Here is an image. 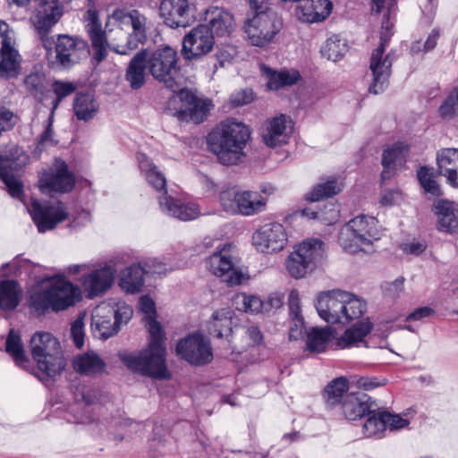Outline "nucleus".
I'll use <instances>...</instances> for the list:
<instances>
[{
  "instance_id": "49530a36",
  "label": "nucleus",
  "mask_w": 458,
  "mask_h": 458,
  "mask_svg": "<svg viewBox=\"0 0 458 458\" xmlns=\"http://www.w3.org/2000/svg\"><path fill=\"white\" fill-rule=\"evenodd\" d=\"M367 420L362 427V433L365 437H383L386 431V421L382 416V411H374L372 408L366 413Z\"/></svg>"
},
{
  "instance_id": "423d86ee",
  "label": "nucleus",
  "mask_w": 458,
  "mask_h": 458,
  "mask_svg": "<svg viewBox=\"0 0 458 458\" xmlns=\"http://www.w3.org/2000/svg\"><path fill=\"white\" fill-rule=\"evenodd\" d=\"M377 220L372 216H358L350 220L339 235L341 247L349 253L369 251L374 242L379 240Z\"/></svg>"
},
{
  "instance_id": "cd10ccee",
  "label": "nucleus",
  "mask_w": 458,
  "mask_h": 458,
  "mask_svg": "<svg viewBox=\"0 0 458 458\" xmlns=\"http://www.w3.org/2000/svg\"><path fill=\"white\" fill-rule=\"evenodd\" d=\"M409 152L408 146L403 142H396L384 150L382 154L383 180L390 178L394 171L402 167L406 163Z\"/></svg>"
},
{
  "instance_id": "7ed1b4c3",
  "label": "nucleus",
  "mask_w": 458,
  "mask_h": 458,
  "mask_svg": "<svg viewBox=\"0 0 458 458\" xmlns=\"http://www.w3.org/2000/svg\"><path fill=\"white\" fill-rule=\"evenodd\" d=\"M317 311L321 318L331 324H348L359 318L366 310V302L344 291L320 293L317 298Z\"/></svg>"
},
{
  "instance_id": "393cba45",
  "label": "nucleus",
  "mask_w": 458,
  "mask_h": 458,
  "mask_svg": "<svg viewBox=\"0 0 458 458\" xmlns=\"http://www.w3.org/2000/svg\"><path fill=\"white\" fill-rule=\"evenodd\" d=\"M204 21L209 30L217 37L229 36L234 30L233 15L227 10L218 6H209L204 13Z\"/></svg>"
},
{
  "instance_id": "9b49d317",
  "label": "nucleus",
  "mask_w": 458,
  "mask_h": 458,
  "mask_svg": "<svg viewBox=\"0 0 458 458\" xmlns=\"http://www.w3.org/2000/svg\"><path fill=\"white\" fill-rule=\"evenodd\" d=\"M34 10L30 17V23L47 50V55L52 48L48 47V35L59 22L64 13V4L60 0H34Z\"/></svg>"
},
{
  "instance_id": "f257e3e1",
  "label": "nucleus",
  "mask_w": 458,
  "mask_h": 458,
  "mask_svg": "<svg viewBox=\"0 0 458 458\" xmlns=\"http://www.w3.org/2000/svg\"><path fill=\"white\" fill-rule=\"evenodd\" d=\"M150 341L147 348L138 353L120 355L121 360L131 370L156 379L170 377L165 363V347L160 324L153 318H148Z\"/></svg>"
},
{
  "instance_id": "4d7b16f0",
  "label": "nucleus",
  "mask_w": 458,
  "mask_h": 458,
  "mask_svg": "<svg viewBox=\"0 0 458 458\" xmlns=\"http://www.w3.org/2000/svg\"><path fill=\"white\" fill-rule=\"evenodd\" d=\"M52 87H53V91L56 96L55 99L53 101L52 109H51L53 111V113H55V111L60 105L61 101L64 98L72 95L75 91L76 87L72 82L60 81H55L53 83Z\"/></svg>"
},
{
  "instance_id": "58836bf2",
  "label": "nucleus",
  "mask_w": 458,
  "mask_h": 458,
  "mask_svg": "<svg viewBox=\"0 0 458 458\" xmlns=\"http://www.w3.org/2000/svg\"><path fill=\"white\" fill-rule=\"evenodd\" d=\"M145 275L140 263L133 264L123 271L119 284L128 293H139L144 284Z\"/></svg>"
},
{
  "instance_id": "680f3d73",
  "label": "nucleus",
  "mask_w": 458,
  "mask_h": 458,
  "mask_svg": "<svg viewBox=\"0 0 458 458\" xmlns=\"http://www.w3.org/2000/svg\"><path fill=\"white\" fill-rule=\"evenodd\" d=\"M143 271L146 275H163L165 274L167 268L166 265L158 261L154 258H148L140 262Z\"/></svg>"
},
{
  "instance_id": "69168bd1",
  "label": "nucleus",
  "mask_w": 458,
  "mask_h": 458,
  "mask_svg": "<svg viewBox=\"0 0 458 458\" xmlns=\"http://www.w3.org/2000/svg\"><path fill=\"white\" fill-rule=\"evenodd\" d=\"M237 54L238 51L234 46L228 45L220 47L216 54L219 67H224L226 64L231 63Z\"/></svg>"
},
{
  "instance_id": "de8ad7c7",
  "label": "nucleus",
  "mask_w": 458,
  "mask_h": 458,
  "mask_svg": "<svg viewBox=\"0 0 458 458\" xmlns=\"http://www.w3.org/2000/svg\"><path fill=\"white\" fill-rule=\"evenodd\" d=\"M348 51V45L345 39L339 35H333L327 39L321 47L320 54L327 60L334 62L341 59Z\"/></svg>"
},
{
  "instance_id": "4be33fe9",
  "label": "nucleus",
  "mask_w": 458,
  "mask_h": 458,
  "mask_svg": "<svg viewBox=\"0 0 458 458\" xmlns=\"http://www.w3.org/2000/svg\"><path fill=\"white\" fill-rule=\"evenodd\" d=\"M33 222L39 233H45L66 219L67 214L62 205H51L33 199L30 209Z\"/></svg>"
},
{
  "instance_id": "603ef678",
  "label": "nucleus",
  "mask_w": 458,
  "mask_h": 458,
  "mask_svg": "<svg viewBox=\"0 0 458 458\" xmlns=\"http://www.w3.org/2000/svg\"><path fill=\"white\" fill-rule=\"evenodd\" d=\"M233 304L238 310L251 313L261 311L263 307V302L259 297L242 293H236L233 296Z\"/></svg>"
},
{
  "instance_id": "e433bc0d",
  "label": "nucleus",
  "mask_w": 458,
  "mask_h": 458,
  "mask_svg": "<svg viewBox=\"0 0 458 458\" xmlns=\"http://www.w3.org/2000/svg\"><path fill=\"white\" fill-rule=\"evenodd\" d=\"M137 159L140 171L148 182L157 191L166 193V180L165 175L157 169L145 154H138Z\"/></svg>"
},
{
  "instance_id": "338daca9",
  "label": "nucleus",
  "mask_w": 458,
  "mask_h": 458,
  "mask_svg": "<svg viewBox=\"0 0 458 458\" xmlns=\"http://www.w3.org/2000/svg\"><path fill=\"white\" fill-rule=\"evenodd\" d=\"M440 36V32H439V30L438 29H434L432 30L431 33L428 35L427 40L425 41L424 45H423V49H421L420 47V42H415L412 46H411V52L413 54H417L420 51H423V52H428L432 49H434L437 46V39Z\"/></svg>"
},
{
  "instance_id": "20e7f679",
  "label": "nucleus",
  "mask_w": 458,
  "mask_h": 458,
  "mask_svg": "<svg viewBox=\"0 0 458 458\" xmlns=\"http://www.w3.org/2000/svg\"><path fill=\"white\" fill-rule=\"evenodd\" d=\"M81 300V290L64 276H55L46 287L34 291L30 297V305L36 311L44 313L47 310L61 311L75 305Z\"/></svg>"
},
{
  "instance_id": "412c9836",
  "label": "nucleus",
  "mask_w": 458,
  "mask_h": 458,
  "mask_svg": "<svg viewBox=\"0 0 458 458\" xmlns=\"http://www.w3.org/2000/svg\"><path fill=\"white\" fill-rule=\"evenodd\" d=\"M230 249L228 245L214 252L208 259V268L227 284L236 285L242 283L243 274L235 267Z\"/></svg>"
},
{
  "instance_id": "72a5a7b5",
  "label": "nucleus",
  "mask_w": 458,
  "mask_h": 458,
  "mask_svg": "<svg viewBox=\"0 0 458 458\" xmlns=\"http://www.w3.org/2000/svg\"><path fill=\"white\" fill-rule=\"evenodd\" d=\"M373 324L369 321H360L345 330L344 335L337 338L336 347L339 349L350 348L360 342L371 332Z\"/></svg>"
},
{
  "instance_id": "b1692460",
  "label": "nucleus",
  "mask_w": 458,
  "mask_h": 458,
  "mask_svg": "<svg viewBox=\"0 0 458 458\" xmlns=\"http://www.w3.org/2000/svg\"><path fill=\"white\" fill-rule=\"evenodd\" d=\"M190 10L188 0H162L159 6L165 24L173 29L188 25Z\"/></svg>"
},
{
  "instance_id": "c85d7f7f",
  "label": "nucleus",
  "mask_w": 458,
  "mask_h": 458,
  "mask_svg": "<svg viewBox=\"0 0 458 458\" xmlns=\"http://www.w3.org/2000/svg\"><path fill=\"white\" fill-rule=\"evenodd\" d=\"M114 270L111 267L96 269L84 277L82 284L89 293V297L93 298L105 293L113 284Z\"/></svg>"
},
{
  "instance_id": "6ab92c4d",
  "label": "nucleus",
  "mask_w": 458,
  "mask_h": 458,
  "mask_svg": "<svg viewBox=\"0 0 458 458\" xmlns=\"http://www.w3.org/2000/svg\"><path fill=\"white\" fill-rule=\"evenodd\" d=\"M315 264V239H306L294 247L286 260V269L294 278L312 272Z\"/></svg>"
},
{
  "instance_id": "a18cd8bd",
  "label": "nucleus",
  "mask_w": 458,
  "mask_h": 458,
  "mask_svg": "<svg viewBox=\"0 0 458 458\" xmlns=\"http://www.w3.org/2000/svg\"><path fill=\"white\" fill-rule=\"evenodd\" d=\"M315 202V189L310 190L304 198L300 201L298 208L292 213L288 214L284 222L289 224L295 223L299 218H305L308 220L315 218V208L313 203Z\"/></svg>"
},
{
  "instance_id": "4468645a",
  "label": "nucleus",
  "mask_w": 458,
  "mask_h": 458,
  "mask_svg": "<svg viewBox=\"0 0 458 458\" xmlns=\"http://www.w3.org/2000/svg\"><path fill=\"white\" fill-rule=\"evenodd\" d=\"M176 353L194 366H203L213 360L210 343L199 333H193L179 341Z\"/></svg>"
},
{
  "instance_id": "c9c22d12",
  "label": "nucleus",
  "mask_w": 458,
  "mask_h": 458,
  "mask_svg": "<svg viewBox=\"0 0 458 458\" xmlns=\"http://www.w3.org/2000/svg\"><path fill=\"white\" fill-rule=\"evenodd\" d=\"M237 215L250 216L265 209L266 201L257 192L237 190Z\"/></svg>"
},
{
  "instance_id": "1a4fd4ad",
  "label": "nucleus",
  "mask_w": 458,
  "mask_h": 458,
  "mask_svg": "<svg viewBox=\"0 0 458 458\" xmlns=\"http://www.w3.org/2000/svg\"><path fill=\"white\" fill-rule=\"evenodd\" d=\"M393 27L394 24L389 17L385 16L380 32V44L372 51L370 57L369 69L373 74V82L369 86V92L373 94H378L384 90L391 74L393 60L390 55L384 54L394 34Z\"/></svg>"
},
{
  "instance_id": "f704fd0d",
  "label": "nucleus",
  "mask_w": 458,
  "mask_h": 458,
  "mask_svg": "<svg viewBox=\"0 0 458 458\" xmlns=\"http://www.w3.org/2000/svg\"><path fill=\"white\" fill-rule=\"evenodd\" d=\"M234 313L230 308L216 310L208 322V332L211 335L222 338L232 331V319Z\"/></svg>"
},
{
  "instance_id": "dca6fc26",
  "label": "nucleus",
  "mask_w": 458,
  "mask_h": 458,
  "mask_svg": "<svg viewBox=\"0 0 458 458\" xmlns=\"http://www.w3.org/2000/svg\"><path fill=\"white\" fill-rule=\"evenodd\" d=\"M21 149L17 146L12 148L10 156L0 155V179L6 185L10 195L21 199L23 195V185L18 178L19 170L25 165L26 156L21 160Z\"/></svg>"
},
{
  "instance_id": "5fc2aeb1",
  "label": "nucleus",
  "mask_w": 458,
  "mask_h": 458,
  "mask_svg": "<svg viewBox=\"0 0 458 458\" xmlns=\"http://www.w3.org/2000/svg\"><path fill=\"white\" fill-rule=\"evenodd\" d=\"M237 189L228 187L219 192V202L224 211L237 215Z\"/></svg>"
},
{
  "instance_id": "c756f323",
  "label": "nucleus",
  "mask_w": 458,
  "mask_h": 458,
  "mask_svg": "<svg viewBox=\"0 0 458 458\" xmlns=\"http://www.w3.org/2000/svg\"><path fill=\"white\" fill-rule=\"evenodd\" d=\"M146 50H140L131 59L125 72V80L132 89H139L146 83L148 64Z\"/></svg>"
},
{
  "instance_id": "2f4dec72",
  "label": "nucleus",
  "mask_w": 458,
  "mask_h": 458,
  "mask_svg": "<svg viewBox=\"0 0 458 458\" xmlns=\"http://www.w3.org/2000/svg\"><path fill=\"white\" fill-rule=\"evenodd\" d=\"M438 230L453 234L458 230V215L454 202L440 200L436 206Z\"/></svg>"
},
{
  "instance_id": "3c124183",
  "label": "nucleus",
  "mask_w": 458,
  "mask_h": 458,
  "mask_svg": "<svg viewBox=\"0 0 458 458\" xmlns=\"http://www.w3.org/2000/svg\"><path fill=\"white\" fill-rule=\"evenodd\" d=\"M437 162L441 175L458 168V148H447L437 152Z\"/></svg>"
},
{
  "instance_id": "a878e982",
  "label": "nucleus",
  "mask_w": 458,
  "mask_h": 458,
  "mask_svg": "<svg viewBox=\"0 0 458 458\" xmlns=\"http://www.w3.org/2000/svg\"><path fill=\"white\" fill-rule=\"evenodd\" d=\"M292 121L284 114L269 120L262 133L263 141L268 147L275 148L286 144L292 133Z\"/></svg>"
},
{
  "instance_id": "6e6d98bb",
  "label": "nucleus",
  "mask_w": 458,
  "mask_h": 458,
  "mask_svg": "<svg viewBox=\"0 0 458 458\" xmlns=\"http://www.w3.org/2000/svg\"><path fill=\"white\" fill-rule=\"evenodd\" d=\"M335 330L330 327H317V353L325 352L327 347H336Z\"/></svg>"
},
{
  "instance_id": "f3484780",
  "label": "nucleus",
  "mask_w": 458,
  "mask_h": 458,
  "mask_svg": "<svg viewBox=\"0 0 458 458\" xmlns=\"http://www.w3.org/2000/svg\"><path fill=\"white\" fill-rule=\"evenodd\" d=\"M86 51L87 44L83 40L66 34H60L55 40V60L51 61L52 65L70 68L80 62Z\"/></svg>"
},
{
  "instance_id": "09e8293b",
  "label": "nucleus",
  "mask_w": 458,
  "mask_h": 458,
  "mask_svg": "<svg viewBox=\"0 0 458 458\" xmlns=\"http://www.w3.org/2000/svg\"><path fill=\"white\" fill-rule=\"evenodd\" d=\"M24 87L29 94L38 101H42L45 94L48 91L47 78L42 72H31L23 81Z\"/></svg>"
},
{
  "instance_id": "ea45409f",
  "label": "nucleus",
  "mask_w": 458,
  "mask_h": 458,
  "mask_svg": "<svg viewBox=\"0 0 458 458\" xmlns=\"http://www.w3.org/2000/svg\"><path fill=\"white\" fill-rule=\"evenodd\" d=\"M107 307L98 306L92 314L91 327L93 334L99 338L107 339L115 335L120 327L116 325L115 321L112 322L110 318L106 319L102 316V313Z\"/></svg>"
},
{
  "instance_id": "5701e85b",
  "label": "nucleus",
  "mask_w": 458,
  "mask_h": 458,
  "mask_svg": "<svg viewBox=\"0 0 458 458\" xmlns=\"http://www.w3.org/2000/svg\"><path fill=\"white\" fill-rule=\"evenodd\" d=\"M288 305L290 316L293 319V326L290 328V339L297 340L299 338L307 337V349L310 352H315V327L309 330L305 326L304 318L301 314V305L299 293L292 290L288 297Z\"/></svg>"
},
{
  "instance_id": "473e14b6",
  "label": "nucleus",
  "mask_w": 458,
  "mask_h": 458,
  "mask_svg": "<svg viewBox=\"0 0 458 458\" xmlns=\"http://www.w3.org/2000/svg\"><path fill=\"white\" fill-rule=\"evenodd\" d=\"M105 361L94 352H87L75 356L72 360L73 369L85 376L101 373L105 369Z\"/></svg>"
},
{
  "instance_id": "f8f14e48",
  "label": "nucleus",
  "mask_w": 458,
  "mask_h": 458,
  "mask_svg": "<svg viewBox=\"0 0 458 458\" xmlns=\"http://www.w3.org/2000/svg\"><path fill=\"white\" fill-rule=\"evenodd\" d=\"M283 28V21L273 10L259 12L246 21L244 29L252 46L266 47Z\"/></svg>"
},
{
  "instance_id": "aec40b11",
  "label": "nucleus",
  "mask_w": 458,
  "mask_h": 458,
  "mask_svg": "<svg viewBox=\"0 0 458 458\" xmlns=\"http://www.w3.org/2000/svg\"><path fill=\"white\" fill-rule=\"evenodd\" d=\"M287 242V233L279 223H268L260 226L252 235V243L258 251L272 253L282 250Z\"/></svg>"
},
{
  "instance_id": "0eeeda50",
  "label": "nucleus",
  "mask_w": 458,
  "mask_h": 458,
  "mask_svg": "<svg viewBox=\"0 0 458 458\" xmlns=\"http://www.w3.org/2000/svg\"><path fill=\"white\" fill-rule=\"evenodd\" d=\"M179 55L171 47L157 48L150 53L146 50L148 72L154 80L176 92L181 79Z\"/></svg>"
},
{
  "instance_id": "9d476101",
  "label": "nucleus",
  "mask_w": 458,
  "mask_h": 458,
  "mask_svg": "<svg viewBox=\"0 0 458 458\" xmlns=\"http://www.w3.org/2000/svg\"><path fill=\"white\" fill-rule=\"evenodd\" d=\"M112 18L120 25H131L132 32L128 36L123 31L122 28L116 30V34L125 38V44H111V50L119 55H129L131 51L138 48L140 44H144L147 40V18L138 10L124 12L123 10H115Z\"/></svg>"
},
{
  "instance_id": "37998d69",
  "label": "nucleus",
  "mask_w": 458,
  "mask_h": 458,
  "mask_svg": "<svg viewBox=\"0 0 458 458\" xmlns=\"http://www.w3.org/2000/svg\"><path fill=\"white\" fill-rule=\"evenodd\" d=\"M5 352L12 356L16 365L23 369H27L30 361L25 355L21 336L14 331V329H11L7 335L5 341Z\"/></svg>"
},
{
  "instance_id": "bf43d9fd",
  "label": "nucleus",
  "mask_w": 458,
  "mask_h": 458,
  "mask_svg": "<svg viewBox=\"0 0 458 458\" xmlns=\"http://www.w3.org/2000/svg\"><path fill=\"white\" fill-rule=\"evenodd\" d=\"M299 4L296 7V16L302 22H315V4L314 0H298Z\"/></svg>"
},
{
  "instance_id": "f03ea898",
  "label": "nucleus",
  "mask_w": 458,
  "mask_h": 458,
  "mask_svg": "<svg viewBox=\"0 0 458 458\" xmlns=\"http://www.w3.org/2000/svg\"><path fill=\"white\" fill-rule=\"evenodd\" d=\"M250 138V131L242 122L229 118L220 123L208 133V149L224 165H234L245 157L244 148Z\"/></svg>"
},
{
  "instance_id": "13d9d810",
  "label": "nucleus",
  "mask_w": 458,
  "mask_h": 458,
  "mask_svg": "<svg viewBox=\"0 0 458 458\" xmlns=\"http://www.w3.org/2000/svg\"><path fill=\"white\" fill-rule=\"evenodd\" d=\"M439 115L442 118H451L458 115V89H454L439 106Z\"/></svg>"
},
{
  "instance_id": "774afa93",
  "label": "nucleus",
  "mask_w": 458,
  "mask_h": 458,
  "mask_svg": "<svg viewBox=\"0 0 458 458\" xmlns=\"http://www.w3.org/2000/svg\"><path fill=\"white\" fill-rule=\"evenodd\" d=\"M116 325L120 327L123 323H127L132 317V309L131 306L122 303L117 305V309L112 310Z\"/></svg>"
},
{
  "instance_id": "ddd939ff",
  "label": "nucleus",
  "mask_w": 458,
  "mask_h": 458,
  "mask_svg": "<svg viewBox=\"0 0 458 458\" xmlns=\"http://www.w3.org/2000/svg\"><path fill=\"white\" fill-rule=\"evenodd\" d=\"M38 185L43 193H67L75 185V175L64 160L55 158L53 165L41 174Z\"/></svg>"
},
{
  "instance_id": "bb28decb",
  "label": "nucleus",
  "mask_w": 458,
  "mask_h": 458,
  "mask_svg": "<svg viewBox=\"0 0 458 458\" xmlns=\"http://www.w3.org/2000/svg\"><path fill=\"white\" fill-rule=\"evenodd\" d=\"M159 206L163 212L182 221L193 220L200 214L198 205L185 203L166 195L159 199Z\"/></svg>"
},
{
  "instance_id": "0e129e2a",
  "label": "nucleus",
  "mask_w": 458,
  "mask_h": 458,
  "mask_svg": "<svg viewBox=\"0 0 458 458\" xmlns=\"http://www.w3.org/2000/svg\"><path fill=\"white\" fill-rule=\"evenodd\" d=\"M382 416L386 421V429L390 430L401 429L408 426L409 420L398 414H392L389 411H382Z\"/></svg>"
},
{
  "instance_id": "4c0bfd02",
  "label": "nucleus",
  "mask_w": 458,
  "mask_h": 458,
  "mask_svg": "<svg viewBox=\"0 0 458 458\" xmlns=\"http://www.w3.org/2000/svg\"><path fill=\"white\" fill-rule=\"evenodd\" d=\"M349 381L344 377L333 379L325 388L323 398L327 408L341 404L348 394Z\"/></svg>"
},
{
  "instance_id": "39448f33",
  "label": "nucleus",
  "mask_w": 458,
  "mask_h": 458,
  "mask_svg": "<svg viewBox=\"0 0 458 458\" xmlns=\"http://www.w3.org/2000/svg\"><path fill=\"white\" fill-rule=\"evenodd\" d=\"M30 353L45 377L55 378L65 369L66 360L59 341L52 334L37 332L30 343Z\"/></svg>"
},
{
  "instance_id": "052dcab7",
  "label": "nucleus",
  "mask_w": 458,
  "mask_h": 458,
  "mask_svg": "<svg viewBox=\"0 0 458 458\" xmlns=\"http://www.w3.org/2000/svg\"><path fill=\"white\" fill-rule=\"evenodd\" d=\"M91 41L93 59L98 64L107 56V47L111 49V44L107 43L106 37L93 38Z\"/></svg>"
},
{
  "instance_id": "6e6552de",
  "label": "nucleus",
  "mask_w": 458,
  "mask_h": 458,
  "mask_svg": "<svg viewBox=\"0 0 458 458\" xmlns=\"http://www.w3.org/2000/svg\"><path fill=\"white\" fill-rule=\"evenodd\" d=\"M214 105L208 98L199 96L188 89H181L176 96L170 98L167 110L180 122L203 123L208 116Z\"/></svg>"
},
{
  "instance_id": "864d4df0",
  "label": "nucleus",
  "mask_w": 458,
  "mask_h": 458,
  "mask_svg": "<svg viewBox=\"0 0 458 458\" xmlns=\"http://www.w3.org/2000/svg\"><path fill=\"white\" fill-rule=\"evenodd\" d=\"M417 176L421 187L427 193L436 197L441 195L440 187L435 180L433 168L422 166L418 171Z\"/></svg>"
},
{
  "instance_id": "a211bd4d",
  "label": "nucleus",
  "mask_w": 458,
  "mask_h": 458,
  "mask_svg": "<svg viewBox=\"0 0 458 458\" xmlns=\"http://www.w3.org/2000/svg\"><path fill=\"white\" fill-rule=\"evenodd\" d=\"M21 57L13 46V39L6 22L0 21V77H16L21 70Z\"/></svg>"
},
{
  "instance_id": "7c9ffc66",
  "label": "nucleus",
  "mask_w": 458,
  "mask_h": 458,
  "mask_svg": "<svg viewBox=\"0 0 458 458\" xmlns=\"http://www.w3.org/2000/svg\"><path fill=\"white\" fill-rule=\"evenodd\" d=\"M344 416L349 420L362 418L372 408V403L366 394H347L340 404Z\"/></svg>"
},
{
  "instance_id": "e2e57ef3",
  "label": "nucleus",
  "mask_w": 458,
  "mask_h": 458,
  "mask_svg": "<svg viewBox=\"0 0 458 458\" xmlns=\"http://www.w3.org/2000/svg\"><path fill=\"white\" fill-rule=\"evenodd\" d=\"M71 336L74 345L81 349L84 345V322L83 317L77 318L71 325Z\"/></svg>"
},
{
  "instance_id": "a19ab883",
  "label": "nucleus",
  "mask_w": 458,
  "mask_h": 458,
  "mask_svg": "<svg viewBox=\"0 0 458 458\" xmlns=\"http://www.w3.org/2000/svg\"><path fill=\"white\" fill-rule=\"evenodd\" d=\"M301 79L299 71L295 69L271 71L268 74L267 87L269 89L278 90L281 88L297 84Z\"/></svg>"
},
{
  "instance_id": "2eb2a0df",
  "label": "nucleus",
  "mask_w": 458,
  "mask_h": 458,
  "mask_svg": "<svg viewBox=\"0 0 458 458\" xmlns=\"http://www.w3.org/2000/svg\"><path fill=\"white\" fill-rule=\"evenodd\" d=\"M214 45L215 37L209 27L199 24L183 37L182 53L186 60H198L210 53Z\"/></svg>"
},
{
  "instance_id": "8fccbe9b",
  "label": "nucleus",
  "mask_w": 458,
  "mask_h": 458,
  "mask_svg": "<svg viewBox=\"0 0 458 458\" xmlns=\"http://www.w3.org/2000/svg\"><path fill=\"white\" fill-rule=\"evenodd\" d=\"M344 181L339 176H329L317 184V201L332 198L342 191Z\"/></svg>"
},
{
  "instance_id": "79ce46f5",
  "label": "nucleus",
  "mask_w": 458,
  "mask_h": 458,
  "mask_svg": "<svg viewBox=\"0 0 458 458\" xmlns=\"http://www.w3.org/2000/svg\"><path fill=\"white\" fill-rule=\"evenodd\" d=\"M98 106L90 94L79 93L73 103V110L79 120H91L97 114Z\"/></svg>"
},
{
  "instance_id": "c03bdc74",
  "label": "nucleus",
  "mask_w": 458,
  "mask_h": 458,
  "mask_svg": "<svg viewBox=\"0 0 458 458\" xmlns=\"http://www.w3.org/2000/svg\"><path fill=\"white\" fill-rule=\"evenodd\" d=\"M20 301L19 284L13 280H4L0 283V309L12 310Z\"/></svg>"
}]
</instances>
